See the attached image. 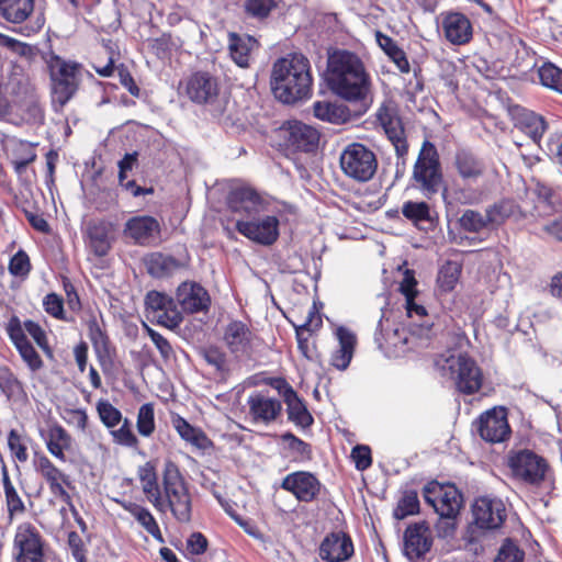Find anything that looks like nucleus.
Segmentation results:
<instances>
[{
	"label": "nucleus",
	"instance_id": "43",
	"mask_svg": "<svg viewBox=\"0 0 562 562\" xmlns=\"http://www.w3.org/2000/svg\"><path fill=\"white\" fill-rule=\"evenodd\" d=\"M254 42L251 37H241L235 33L229 34V53L232 59L241 68L248 67L250 59L249 44Z\"/></svg>",
	"mask_w": 562,
	"mask_h": 562
},
{
	"label": "nucleus",
	"instance_id": "27",
	"mask_svg": "<svg viewBox=\"0 0 562 562\" xmlns=\"http://www.w3.org/2000/svg\"><path fill=\"white\" fill-rule=\"evenodd\" d=\"M453 167L459 177L467 183H475L486 172L482 158L469 149H458L453 157Z\"/></svg>",
	"mask_w": 562,
	"mask_h": 562
},
{
	"label": "nucleus",
	"instance_id": "28",
	"mask_svg": "<svg viewBox=\"0 0 562 562\" xmlns=\"http://www.w3.org/2000/svg\"><path fill=\"white\" fill-rule=\"evenodd\" d=\"M285 140L288 146L305 151H314L319 143L318 131L299 121L290 122L286 130Z\"/></svg>",
	"mask_w": 562,
	"mask_h": 562
},
{
	"label": "nucleus",
	"instance_id": "20",
	"mask_svg": "<svg viewBox=\"0 0 562 562\" xmlns=\"http://www.w3.org/2000/svg\"><path fill=\"white\" fill-rule=\"evenodd\" d=\"M256 336L241 321H232L223 331V340L229 351L237 356H249L254 348Z\"/></svg>",
	"mask_w": 562,
	"mask_h": 562
},
{
	"label": "nucleus",
	"instance_id": "24",
	"mask_svg": "<svg viewBox=\"0 0 562 562\" xmlns=\"http://www.w3.org/2000/svg\"><path fill=\"white\" fill-rule=\"evenodd\" d=\"M176 299L186 313H199L206 311L210 305L207 291L196 282H182L176 292Z\"/></svg>",
	"mask_w": 562,
	"mask_h": 562
},
{
	"label": "nucleus",
	"instance_id": "4",
	"mask_svg": "<svg viewBox=\"0 0 562 562\" xmlns=\"http://www.w3.org/2000/svg\"><path fill=\"white\" fill-rule=\"evenodd\" d=\"M161 505L154 506L157 510L170 509L179 522H189L192 516V501L184 479L178 465L166 460L162 470Z\"/></svg>",
	"mask_w": 562,
	"mask_h": 562
},
{
	"label": "nucleus",
	"instance_id": "9",
	"mask_svg": "<svg viewBox=\"0 0 562 562\" xmlns=\"http://www.w3.org/2000/svg\"><path fill=\"white\" fill-rule=\"evenodd\" d=\"M340 167L347 177L358 182H367L376 172L378 159L364 145L352 143L340 154Z\"/></svg>",
	"mask_w": 562,
	"mask_h": 562
},
{
	"label": "nucleus",
	"instance_id": "59",
	"mask_svg": "<svg viewBox=\"0 0 562 562\" xmlns=\"http://www.w3.org/2000/svg\"><path fill=\"white\" fill-rule=\"evenodd\" d=\"M23 333L25 331L34 339L36 345L49 357H52V350L47 341V336L43 328L33 321H26L22 324Z\"/></svg>",
	"mask_w": 562,
	"mask_h": 562
},
{
	"label": "nucleus",
	"instance_id": "35",
	"mask_svg": "<svg viewBox=\"0 0 562 562\" xmlns=\"http://www.w3.org/2000/svg\"><path fill=\"white\" fill-rule=\"evenodd\" d=\"M71 436L59 424L49 425L47 430L46 448L48 452L61 462L66 461L65 451L70 450Z\"/></svg>",
	"mask_w": 562,
	"mask_h": 562
},
{
	"label": "nucleus",
	"instance_id": "11",
	"mask_svg": "<svg viewBox=\"0 0 562 562\" xmlns=\"http://www.w3.org/2000/svg\"><path fill=\"white\" fill-rule=\"evenodd\" d=\"M44 540L38 529L30 521L18 525L13 548L16 562H42Z\"/></svg>",
	"mask_w": 562,
	"mask_h": 562
},
{
	"label": "nucleus",
	"instance_id": "32",
	"mask_svg": "<svg viewBox=\"0 0 562 562\" xmlns=\"http://www.w3.org/2000/svg\"><path fill=\"white\" fill-rule=\"evenodd\" d=\"M228 204L233 212L252 215L259 212L261 199L250 188H236L228 196Z\"/></svg>",
	"mask_w": 562,
	"mask_h": 562
},
{
	"label": "nucleus",
	"instance_id": "13",
	"mask_svg": "<svg viewBox=\"0 0 562 562\" xmlns=\"http://www.w3.org/2000/svg\"><path fill=\"white\" fill-rule=\"evenodd\" d=\"M480 437L491 443L506 441L512 434L507 419V409L503 406H495L482 413L474 422Z\"/></svg>",
	"mask_w": 562,
	"mask_h": 562
},
{
	"label": "nucleus",
	"instance_id": "34",
	"mask_svg": "<svg viewBox=\"0 0 562 562\" xmlns=\"http://www.w3.org/2000/svg\"><path fill=\"white\" fill-rule=\"evenodd\" d=\"M117 503L126 512H128L155 540H157L160 543L165 542V538L160 531L156 518L146 507L126 501H117Z\"/></svg>",
	"mask_w": 562,
	"mask_h": 562
},
{
	"label": "nucleus",
	"instance_id": "44",
	"mask_svg": "<svg viewBox=\"0 0 562 562\" xmlns=\"http://www.w3.org/2000/svg\"><path fill=\"white\" fill-rule=\"evenodd\" d=\"M486 214L491 225H501L507 218L515 216L519 206L512 200H502L486 207Z\"/></svg>",
	"mask_w": 562,
	"mask_h": 562
},
{
	"label": "nucleus",
	"instance_id": "26",
	"mask_svg": "<svg viewBox=\"0 0 562 562\" xmlns=\"http://www.w3.org/2000/svg\"><path fill=\"white\" fill-rule=\"evenodd\" d=\"M247 405L252 420L266 425L274 422L282 411V404L278 398L261 392L249 395Z\"/></svg>",
	"mask_w": 562,
	"mask_h": 562
},
{
	"label": "nucleus",
	"instance_id": "48",
	"mask_svg": "<svg viewBox=\"0 0 562 562\" xmlns=\"http://www.w3.org/2000/svg\"><path fill=\"white\" fill-rule=\"evenodd\" d=\"M322 319L317 314L314 307L308 311V316L306 321L296 328V337H297V347L304 357L310 358L308 356V341L307 338L303 337L304 331H313L321 327Z\"/></svg>",
	"mask_w": 562,
	"mask_h": 562
},
{
	"label": "nucleus",
	"instance_id": "50",
	"mask_svg": "<svg viewBox=\"0 0 562 562\" xmlns=\"http://www.w3.org/2000/svg\"><path fill=\"white\" fill-rule=\"evenodd\" d=\"M419 512V499L415 491H406L394 509V517L398 520Z\"/></svg>",
	"mask_w": 562,
	"mask_h": 562
},
{
	"label": "nucleus",
	"instance_id": "40",
	"mask_svg": "<svg viewBox=\"0 0 562 562\" xmlns=\"http://www.w3.org/2000/svg\"><path fill=\"white\" fill-rule=\"evenodd\" d=\"M146 268L154 278H165L180 268V262L171 256L156 252L146 259Z\"/></svg>",
	"mask_w": 562,
	"mask_h": 562
},
{
	"label": "nucleus",
	"instance_id": "22",
	"mask_svg": "<svg viewBox=\"0 0 562 562\" xmlns=\"http://www.w3.org/2000/svg\"><path fill=\"white\" fill-rule=\"evenodd\" d=\"M281 487L292 493L300 502L314 501L321 490V483L317 477L304 471L288 474L281 483Z\"/></svg>",
	"mask_w": 562,
	"mask_h": 562
},
{
	"label": "nucleus",
	"instance_id": "41",
	"mask_svg": "<svg viewBox=\"0 0 562 562\" xmlns=\"http://www.w3.org/2000/svg\"><path fill=\"white\" fill-rule=\"evenodd\" d=\"M171 424L183 440L198 448H205L207 438L202 430L191 426L183 417L177 414L171 416Z\"/></svg>",
	"mask_w": 562,
	"mask_h": 562
},
{
	"label": "nucleus",
	"instance_id": "61",
	"mask_svg": "<svg viewBox=\"0 0 562 562\" xmlns=\"http://www.w3.org/2000/svg\"><path fill=\"white\" fill-rule=\"evenodd\" d=\"M8 446L12 454L20 461L26 462L29 458L27 448L23 442L22 436L15 430L11 429L8 435Z\"/></svg>",
	"mask_w": 562,
	"mask_h": 562
},
{
	"label": "nucleus",
	"instance_id": "6",
	"mask_svg": "<svg viewBox=\"0 0 562 562\" xmlns=\"http://www.w3.org/2000/svg\"><path fill=\"white\" fill-rule=\"evenodd\" d=\"M412 180L414 188L424 196L431 199L443 184V175L436 146L425 140L413 167Z\"/></svg>",
	"mask_w": 562,
	"mask_h": 562
},
{
	"label": "nucleus",
	"instance_id": "8",
	"mask_svg": "<svg viewBox=\"0 0 562 562\" xmlns=\"http://www.w3.org/2000/svg\"><path fill=\"white\" fill-rule=\"evenodd\" d=\"M443 374H449L456 390L464 395L480 391L483 384V373L474 359L465 353L451 355L438 361Z\"/></svg>",
	"mask_w": 562,
	"mask_h": 562
},
{
	"label": "nucleus",
	"instance_id": "36",
	"mask_svg": "<svg viewBox=\"0 0 562 562\" xmlns=\"http://www.w3.org/2000/svg\"><path fill=\"white\" fill-rule=\"evenodd\" d=\"M315 117L331 124H342L350 120V110L341 103L329 101H316L313 104Z\"/></svg>",
	"mask_w": 562,
	"mask_h": 562
},
{
	"label": "nucleus",
	"instance_id": "42",
	"mask_svg": "<svg viewBox=\"0 0 562 562\" xmlns=\"http://www.w3.org/2000/svg\"><path fill=\"white\" fill-rule=\"evenodd\" d=\"M520 128L535 142H538L547 130V124L541 115L532 111L522 110L518 117Z\"/></svg>",
	"mask_w": 562,
	"mask_h": 562
},
{
	"label": "nucleus",
	"instance_id": "30",
	"mask_svg": "<svg viewBox=\"0 0 562 562\" xmlns=\"http://www.w3.org/2000/svg\"><path fill=\"white\" fill-rule=\"evenodd\" d=\"M111 228L110 223L100 220H92L87 224L88 245L98 257L105 256L111 248Z\"/></svg>",
	"mask_w": 562,
	"mask_h": 562
},
{
	"label": "nucleus",
	"instance_id": "46",
	"mask_svg": "<svg viewBox=\"0 0 562 562\" xmlns=\"http://www.w3.org/2000/svg\"><path fill=\"white\" fill-rule=\"evenodd\" d=\"M0 390L8 400L19 398L24 394L23 383L7 366L0 367Z\"/></svg>",
	"mask_w": 562,
	"mask_h": 562
},
{
	"label": "nucleus",
	"instance_id": "64",
	"mask_svg": "<svg viewBox=\"0 0 562 562\" xmlns=\"http://www.w3.org/2000/svg\"><path fill=\"white\" fill-rule=\"evenodd\" d=\"M351 458L360 471L367 470L372 464L371 450L368 446H356L351 451Z\"/></svg>",
	"mask_w": 562,
	"mask_h": 562
},
{
	"label": "nucleus",
	"instance_id": "62",
	"mask_svg": "<svg viewBox=\"0 0 562 562\" xmlns=\"http://www.w3.org/2000/svg\"><path fill=\"white\" fill-rule=\"evenodd\" d=\"M144 326H145V329H146L148 336L150 337L151 341L158 349L161 358L165 361L170 360L173 356V349H172L170 342L162 335H160L159 333H157L156 330H154L146 324Z\"/></svg>",
	"mask_w": 562,
	"mask_h": 562
},
{
	"label": "nucleus",
	"instance_id": "38",
	"mask_svg": "<svg viewBox=\"0 0 562 562\" xmlns=\"http://www.w3.org/2000/svg\"><path fill=\"white\" fill-rule=\"evenodd\" d=\"M375 40L380 48L396 65L401 72L408 74L411 71V65L405 52L396 44L392 37L383 34L380 31H376Z\"/></svg>",
	"mask_w": 562,
	"mask_h": 562
},
{
	"label": "nucleus",
	"instance_id": "58",
	"mask_svg": "<svg viewBox=\"0 0 562 562\" xmlns=\"http://www.w3.org/2000/svg\"><path fill=\"white\" fill-rule=\"evenodd\" d=\"M281 438L283 441L288 442L289 449L296 458L301 460H310L312 458V449L307 442L297 438L292 432H285Z\"/></svg>",
	"mask_w": 562,
	"mask_h": 562
},
{
	"label": "nucleus",
	"instance_id": "10",
	"mask_svg": "<svg viewBox=\"0 0 562 562\" xmlns=\"http://www.w3.org/2000/svg\"><path fill=\"white\" fill-rule=\"evenodd\" d=\"M0 16L22 25L20 31L26 36L40 32L45 23L43 14L35 10V0H0Z\"/></svg>",
	"mask_w": 562,
	"mask_h": 562
},
{
	"label": "nucleus",
	"instance_id": "63",
	"mask_svg": "<svg viewBox=\"0 0 562 562\" xmlns=\"http://www.w3.org/2000/svg\"><path fill=\"white\" fill-rule=\"evenodd\" d=\"M43 305L46 313H48L50 316L58 319H65L63 299L59 295L55 293L47 294L44 297Z\"/></svg>",
	"mask_w": 562,
	"mask_h": 562
},
{
	"label": "nucleus",
	"instance_id": "33",
	"mask_svg": "<svg viewBox=\"0 0 562 562\" xmlns=\"http://www.w3.org/2000/svg\"><path fill=\"white\" fill-rule=\"evenodd\" d=\"M137 476L142 483L143 493L153 506H160L161 491L158 484V476L156 471V464L153 461L145 462L137 469Z\"/></svg>",
	"mask_w": 562,
	"mask_h": 562
},
{
	"label": "nucleus",
	"instance_id": "39",
	"mask_svg": "<svg viewBox=\"0 0 562 562\" xmlns=\"http://www.w3.org/2000/svg\"><path fill=\"white\" fill-rule=\"evenodd\" d=\"M2 485L5 497V505L8 512V519L12 521L16 515L25 513L26 507L21 496L19 495L13 482L10 479L8 469L5 465L2 467Z\"/></svg>",
	"mask_w": 562,
	"mask_h": 562
},
{
	"label": "nucleus",
	"instance_id": "56",
	"mask_svg": "<svg viewBox=\"0 0 562 562\" xmlns=\"http://www.w3.org/2000/svg\"><path fill=\"white\" fill-rule=\"evenodd\" d=\"M525 553L510 539H506L501 546L494 562H524Z\"/></svg>",
	"mask_w": 562,
	"mask_h": 562
},
{
	"label": "nucleus",
	"instance_id": "19",
	"mask_svg": "<svg viewBox=\"0 0 562 562\" xmlns=\"http://www.w3.org/2000/svg\"><path fill=\"white\" fill-rule=\"evenodd\" d=\"M432 546V537L426 521L409 525L404 532V553L409 560L423 558Z\"/></svg>",
	"mask_w": 562,
	"mask_h": 562
},
{
	"label": "nucleus",
	"instance_id": "3",
	"mask_svg": "<svg viewBox=\"0 0 562 562\" xmlns=\"http://www.w3.org/2000/svg\"><path fill=\"white\" fill-rule=\"evenodd\" d=\"M183 90L190 101L206 106L214 117L227 112L229 99L220 79L209 71H195L183 81Z\"/></svg>",
	"mask_w": 562,
	"mask_h": 562
},
{
	"label": "nucleus",
	"instance_id": "17",
	"mask_svg": "<svg viewBox=\"0 0 562 562\" xmlns=\"http://www.w3.org/2000/svg\"><path fill=\"white\" fill-rule=\"evenodd\" d=\"M7 333L19 351L20 357L32 372L41 370L44 366L38 352L35 350L33 345L29 341L25 334L23 333L22 323L20 318L13 315L7 326Z\"/></svg>",
	"mask_w": 562,
	"mask_h": 562
},
{
	"label": "nucleus",
	"instance_id": "53",
	"mask_svg": "<svg viewBox=\"0 0 562 562\" xmlns=\"http://www.w3.org/2000/svg\"><path fill=\"white\" fill-rule=\"evenodd\" d=\"M137 431L143 437H149L155 431V414L151 403L143 404L137 413Z\"/></svg>",
	"mask_w": 562,
	"mask_h": 562
},
{
	"label": "nucleus",
	"instance_id": "21",
	"mask_svg": "<svg viewBox=\"0 0 562 562\" xmlns=\"http://www.w3.org/2000/svg\"><path fill=\"white\" fill-rule=\"evenodd\" d=\"M123 234L140 246L150 245L160 234L159 222L149 215H137L128 218L124 225Z\"/></svg>",
	"mask_w": 562,
	"mask_h": 562
},
{
	"label": "nucleus",
	"instance_id": "23",
	"mask_svg": "<svg viewBox=\"0 0 562 562\" xmlns=\"http://www.w3.org/2000/svg\"><path fill=\"white\" fill-rule=\"evenodd\" d=\"M376 117L394 146L397 157L404 158L408 153V143L401 119L386 106L379 109Z\"/></svg>",
	"mask_w": 562,
	"mask_h": 562
},
{
	"label": "nucleus",
	"instance_id": "51",
	"mask_svg": "<svg viewBox=\"0 0 562 562\" xmlns=\"http://www.w3.org/2000/svg\"><path fill=\"white\" fill-rule=\"evenodd\" d=\"M540 82L550 89L562 93V70L553 64H544L538 70Z\"/></svg>",
	"mask_w": 562,
	"mask_h": 562
},
{
	"label": "nucleus",
	"instance_id": "2",
	"mask_svg": "<svg viewBox=\"0 0 562 562\" xmlns=\"http://www.w3.org/2000/svg\"><path fill=\"white\" fill-rule=\"evenodd\" d=\"M328 83L341 98L356 101L368 93L370 78L358 55L336 50L328 57Z\"/></svg>",
	"mask_w": 562,
	"mask_h": 562
},
{
	"label": "nucleus",
	"instance_id": "25",
	"mask_svg": "<svg viewBox=\"0 0 562 562\" xmlns=\"http://www.w3.org/2000/svg\"><path fill=\"white\" fill-rule=\"evenodd\" d=\"M441 26L446 40L453 45L468 44L473 36L471 21L460 12L442 13Z\"/></svg>",
	"mask_w": 562,
	"mask_h": 562
},
{
	"label": "nucleus",
	"instance_id": "15",
	"mask_svg": "<svg viewBox=\"0 0 562 562\" xmlns=\"http://www.w3.org/2000/svg\"><path fill=\"white\" fill-rule=\"evenodd\" d=\"M475 525L481 529H497L507 517L505 503L498 497L481 496L472 505Z\"/></svg>",
	"mask_w": 562,
	"mask_h": 562
},
{
	"label": "nucleus",
	"instance_id": "52",
	"mask_svg": "<svg viewBox=\"0 0 562 562\" xmlns=\"http://www.w3.org/2000/svg\"><path fill=\"white\" fill-rule=\"evenodd\" d=\"M402 213L403 215L412 221L413 223L417 224L419 222L424 221H430V207L428 203L422 201V202H414V201H407L402 206Z\"/></svg>",
	"mask_w": 562,
	"mask_h": 562
},
{
	"label": "nucleus",
	"instance_id": "57",
	"mask_svg": "<svg viewBox=\"0 0 562 562\" xmlns=\"http://www.w3.org/2000/svg\"><path fill=\"white\" fill-rule=\"evenodd\" d=\"M36 159V153L29 143H21L16 150V157L12 160L14 170L18 173L25 171L26 167Z\"/></svg>",
	"mask_w": 562,
	"mask_h": 562
},
{
	"label": "nucleus",
	"instance_id": "37",
	"mask_svg": "<svg viewBox=\"0 0 562 562\" xmlns=\"http://www.w3.org/2000/svg\"><path fill=\"white\" fill-rule=\"evenodd\" d=\"M284 402L289 420L302 428L310 427L313 424L314 419L307 411L305 403L292 387H288L286 392H284Z\"/></svg>",
	"mask_w": 562,
	"mask_h": 562
},
{
	"label": "nucleus",
	"instance_id": "5",
	"mask_svg": "<svg viewBox=\"0 0 562 562\" xmlns=\"http://www.w3.org/2000/svg\"><path fill=\"white\" fill-rule=\"evenodd\" d=\"M48 69L53 103L63 109L77 93L82 80L83 66L58 55L50 56Z\"/></svg>",
	"mask_w": 562,
	"mask_h": 562
},
{
	"label": "nucleus",
	"instance_id": "12",
	"mask_svg": "<svg viewBox=\"0 0 562 562\" xmlns=\"http://www.w3.org/2000/svg\"><path fill=\"white\" fill-rule=\"evenodd\" d=\"M424 497L440 517L457 518L462 507V494L454 485L429 484Z\"/></svg>",
	"mask_w": 562,
	"mask_h": 562
},
{
	"label": "nucleus",
	"instance_id": "1",
	"mask_svg": "<svg viewBox=\"0 0 562 562\" xmlns=\"http://www.w3.org/2000/svg\"><path fill=\"white\" fill-rule=\"evenodd\" d=\"M270 85L274 97L285 104L310 98L313 85L310 60L302 54H289L277 59Z\"/></svg>",
	"mask_w": 562,
	"mask_h": 562
},
{
	"label": "nucleus",
	"instance_id": "16",
	"mask_svg": "<svg viewBox=\"0 0 562 562\" xmlns=\"http://www.w3.org/2000/svg\"><path fill=\"white\" fill-rule=\"evenodd\" d=\"M236 229L248 239L269 246L279 237V220L268 215L255 221H237Z\"/></svg>",
	"mask_w": 562,
	"mask_h": 562
},
{
	"label": "nucleus",
	"instance_id": "18",
	"mask_svg": "<svg viewBox=\"0 0 562 562\" xmlns=\"http://www.w3.org/2000/svg\"><path fill=\"white\" fill-rule=\"evenodd\" d=\"M33 463L35 471L48 484L50 493L64 502H69L70 495L64 486L70 485L69 476L44 454H36Z\"/></svg>",
	"mask_w": 562,
	"mask_h": 562
},
{
	"label": "nucleus",
	"instance_id": "14",
	"mask_svg": "<svg viewBox=\"0 0 562 562\" xmlns=\"http://www.w3.org/2000/svg\"><path fill=\"white\" fill-rule=\"evenodd\" d=\"M146 312L153 321L169 329L179 327L183 317L172 297L158 291H149L145 297Z\"/></svg>",
	"mask_w": 562,
	"mask_h": 562
},
{
	"label": "nucleus",
	"instance_id": "49",
	"mask_svg": "<svg viewBox=\"0 0 562 562\" xmlns=\"http://www.w3.org/2000/svg\"><path fill=\"white\" fill-rule=\"evenodd\" d=\"M461 265L457 261H447L439 270L438 283L443 291L454 289L461 274Z\"/></svg>",
	"mask_w": 562,
	"mask_h": 562
},
{
	"label": "nucleus",
	"instance_id": "54",
	"mask_svg": "<svg viewBox=\"0 0 562 562\" xmlns=\"http://www.w3.org/2000/svg\"><path fill=\"white\" fill-rule=\"evenodd\" d=\"M97 412L103 425L109 429H113L123 420L122 413L106 400H100L97 403Z\"/></svg>",
	"mask_w": 562,
	"mask_h": 562
},
{
	"label": "nucleus",
	"instance_id": "45",
	"mask_svg": "<svg viewBox=\"0 0 562 562\" xmlns=\"http://www.w3.org/2000/svg\"><path fill=\"white\" fill-rule=\"evenodd\" d=\"M487 214L476 210L468 209L459 217L458 223L461 229L468 233L479 234L491 226Z\"/></svg>",
	"mask_w": 562,
	"mask_h": 562
},
{
	"label": "nucleus",
	"instance_id": "47",
	"mask_svg": "<svg viewBox=\"0 0 562 562\" xmlns=\"http://www.w3.org/2000/svg\"><path fill=\"white\" fill-rule=\"evenodd\" d=\"M201 355L206 363L213 367L221 376H225L229 372L227 355L220 347H205L201 350Z\"/></svg>",
	"mask_w": 562,
	"mask_h": 562
},
{
	"label": "nucleus",
	"instance_id": "7",
	"mask_svg": "<svg viewBox=\"0 0 562 562\" xmlns=\"http://www.w3.org/2000/svg\"><path fill=\"white\" fill-rule=\"evenodd\" d=\"M513 477L531 487H541L550 481L551 468L548 461L529 449L514 451L508 456Z\"/></svg>",
	"mask_w": 562,
	"mask_h": 562
},
{
	"label": "nucleus",
	"instance_id": "31",
	"mask_svg": "<svg viewBox=\"0 0 562 562\" xmlns=\"http://www.w3.org/2000/svg\"><path fill=\"white\" fill-rule=\"evenodd\" d=\"M336 336L339 342L338 349L335 350L330 358V363L338 370H346L353 357L357 338L353 333L345 327H338Z\"/></svg>",
	"mask_w": 562,
	"mask_h": 562
},
{
	"label": "nucleus",
	"instance_id": "55",
	"mask_svg": "<svg viewBox=\"0 0 562 562\" xmlns=\"http://www.w3.org/2000/svg\"><path fill=\"white\" fill-rule=\"evenodd\" d=\"M281 0H245V11L256 19H265L277 8Z\"/></svg>",
	"mask_w": 562,
	"mask_h": 562
},
{
	"label": "nucleus",
	"instance_id": "60",
	"mask_svg": "<svg viewBox=\"0 0 562 562\" xmlns=\"http://www.w3.org/2000/svg\"><path fill=\"white\" fill-rule=\"evenodd\" d=\"M111 435L114 442L121 446L135 447L138 443L137 437L132 430V424L127 418L123 419L122 426L119 429L113 428Z\"/></svg>",
	"mask_w": 562,
	"mask_h": 562
},
{
	"label": "nucleus",
	"instance_id": "29",
	"mask_svg": "<svg viewBox=\"0 0 562 562\" xmlns=\"http://www.w3.org/2000/svg\"><path fill=\"white\" fill-rule=\"evenodd\" d=\"M352 553L353 544L350 537L341 532L327 536L319 547V555L327 562L346 561Z\"/></svg>",
	"mask_w": 562,
	"mask_h": 562
}]
</instances>
